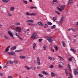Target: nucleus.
Masks as SVG:
<instances>
[{"instance_id":"obj_1","label":"nucleus","mask_w":78,"mask_h":78,"mask_svg":"<svg viewBox=\"0 0 78 78\" xmlns=\"http://www.w3.org/2000/svg\"><path fill=\"white\" fill-rule=\"evenodd\" d=\"M31 37H33V39H36L37 38H38L39 37L37 35V33H34L31 36Z\"/></svg>"},{"instance_id":"obj_2","label":"nucleus","mask_w":78,"mask_h":78,"mask_svg":"<svg viewBox=\"0 0 78 78\" xmlns=\"http://www.w3.org/2000/svg\"><path fill=\"white\" fill-rule=\"evenodd\" d=\"M64 16L62 15L61 19L60 22H58V23H60V25H62V23H63V21H64Z\"/></svg>"},{"instance_id":"obj_3","label":"nucleus","mask_w":78,"mask_h":78,"mask_svg":"<svg viewBox=\"0 0 78 78\" xmlns=\"http://www.w3.org/2000/svg\"><path fill=\"white\" fill-rule=\"evenodd\" d=\"M16 29L18 33H20L21 32V28L19 27H17Z\"/></svg>"},{"instance_id":"obj_4","label":"nucleus","mask_w":78,"mask_h":78,"mask_svg":"<svg viewBox=\"0 0 78 78\" xmlns=\"http://www.w3.org/2000/svg\"><path fill=\"white\" fill-rule=\"evenodd\" d=\"M26 14L28 16H30V15H31V16H36V14L35 13H31L30 14V13H28V12L26 13Z\"/></svg>"},{"instance_id":"obj_5","label":"nucleus","mask_w":78,"mask_h":78,"mask_svg":"<svg viewBox=\"0 0 78 78\" xmlns=\"http://www.w3.org/2000/svg\"><path fill=\"white\" fill-rule=\"evenodd\" d=\"M8 33L9 35H10L12 37V38L14 39V37H13V35H12V33H11V31L9 30L8 32Z\"/></svg>"},{"instance_id":"obj_6","label":"nucleus","mask_w":78,"mask_h":78,"mask_svg":"<svg viewBox=\"0 0 78 78\" xmlns=\"http://www.w3.org/2000/svg\"><path fill=\"white\" fill-rule=\"evenodd\" d=\"M14 64V62L13 61H10L6 63V65H8V64Z\"/></svg>"},{"instance_id":"obj_7","label":"nucleus","mask_w":78,"mask_h":78,"mask_svg":"<svg viewBox=\"0 0 78 78\" xmlns=\"http://www.w3.org/2000/svg\"><path fill=\"white\" fill-rule=\"evenodd\" d=\"M73 73L75 75H76V73H77L78 72L76 71V69H73Z\"/></svg>"},{"instance_id":"obj_8","label":"nucleus","mask_w":78,"mask_h":78,"mask_svg":"<svg viewBox=\"0 0 78 78\" xmlns=\"http://www.w3.org/2000/svg\"><path fill=\"white\" fill-rule=\"evenodd\" d=\"M37 64H38V65H40V64H41V62H40V59H39V58H37Z\"/></svg>"},{"instance_id":"obj_9","label":"nucleus","mask_w":78,"mask_h":78,"mask_svg":"<svg viewBox=\"0 0 78 78\" xmlns=\"http://www.w3.org/2000/svg\"><path fill=\"white\" fill-rule=\"evenodd\" d=\"M8 54L9 55H10V56H12V55H15V52H8Z\"/></svg>"},{"instance_id":"obj_10","label":"nucleus","mask_w":78,"mask_h":78,"mask_svg":"<svg viewBox=\"0 0 78 78\" xmlns=\"http://www.w3.org/2000/svg\"><path fill=\"white\" fill-rule=\"evenodd\" d=\"M48 58L52 61H55V58L53 57H48Z\"/></svg>"},{"instance_id":"obj_11","label":"nucleus","mask_w":78,"mask_h":78,"mask_svg":"<svg viewBox=\"0 0 78 78\" xmlns=\"http://www.w3.org/2000/svg\"><path fill=\"white\" fill-rule=\"evenodd\" d=\"M65 7H66V5H63L61 6L60 8L62 9V11H64Z\"/></svg>"},{"instance_id":"obj_12","label":"nucleus","mask_w":78,"mask_h":78,"mask_svg":"<svg viewBox=\"0 0 78 78\" xmlns=\"http://www.w3.org/2000/svg\"><path fill=\"white\" fill-rule=\"evenodd\" d=\"M33 22H34V21L32 20H28L27 21V23H33Z\"/></svg>"},{"instance_id":"obj_13","label":"nucleus","mask_w":78,"mask_h":78,"mask_svg":"<svg viewBox=\"0 0 78 78\" xmlns=\"http://www.w3.org/2000/svg\"><path fill=\"white\" fill-rule=\"evenodd\" d=\"M37 23L39 25H40L41 26H43V24H42V22H41V21L38 22Z\"/></svg>"},{"instance_id":"obj_14","label":"nucleus","mask_w":78,"mask_h":78,"mask_svg":"<svg viewBox=\"0 0 78 78\" xmlns=\"http://www.w3.org/2000/svg\"><path fill=\"white\" fill-rule=\"evenodd\" d=\"M52 20H53V22H55L56 20H57V18L56 17H54L52 18Z\"/></svg>"},{"instance_id":"obj_15","label":"nucleus","mask_w":78,"mask_h":78,"mask_svg":"<svg viewBox=\"0 0 78 78\" xmlns=\"http://www.w3.org/2000/svg\"><path fill=\"white\" fill-rule=\"evenodd\" d=\"M10 46H8L7 48H6L5 51V52H7V51H9V48L10 47Z\"/></svg>"},{"instance_id":"obj_16","label":"nucleus","mask_w":78,"mask_h":78,"mask_svg":"<svg viewBox=\"0 0 78 78\" xmlns=\"http://www.w3.org/2000/svg\"><path fill=\"white\" fill-rule=\"evenodd\" d=\"M26 57L25 56H20V59H24Z\"/></svg>"},{"instance_id":"obj_17","label":"nucleus","mask_w":78,"mask_h":78,"mask_svg":"<svg viewBox=\"0 0 78 78\" xmlns=\"http://www.w3.org/2000/svg\"><path fill=\"white\" fill-rule=\"evenodd\" d=\"M47 40L49 42H50V43H51L53 41V40L51 39H50L49 38H48L47 39Z\"/></svg>"},{"instance_id":"obj_18","label":"nucleus","mask_w":78,"mask_h":78,"mask_svg":"<svg viewBox=\"0 0 78 78\" xmlns=\"http://www.w3.org/2000/svg\"><path fill=\"white\" fill-rule=\"evenodd\" d=\"M16 46H13L11 48V50H15V49H16Z\"/></svg>"},{"instance_id":"obj_19","label":"nucleus","mask_w":78,"mask_h":78,"mask_svg":"<svg viewBox=\"0 0 78 78\" xmlns=\"http://www.w3.org/2000/svg\"><path fill=\"white\" fill-rule=\"evenodd\" d=\"M24 67L25 68V69H26L28 70H29L31 69V67H28L27 66H24Z\"/></svg>"},{"instance_id":"obj_20","label":"nucleus","mask_w":78,"mask_h":78,"mask_svg":"<svg viewBox=\"0 0 78 78\" xmlns=\"http://www.w3.org/2000/svg\"><path fill=\"white\" fill-rule=\"evenodd\" d=\"M71 30L73 32H75V31H76V29H75V28H71Z\"/></svg>"},{"instance_id":"obj_21","label":"nucleus","mask_w":78,"mask_h":78,"mask_svg":"<svg viewBox=\"0 0 78 78\" xmlns=\"http://www.w3.org/2000/svg\"><path fill=\"white\" fill-rule=\"evenodd\" d=\"M72 3V0H69L68 2V5H70Z\"/></svg>"},{"instance_id":"obj_22","label":"nucleus","mask_w":78,"mask_h":78,"mask_svg":"<svg viewBox=\"0 0 78 78\" xmlns=\"http://www.w3.org/2000/svg\"><path fill=\"white\" fill-rule=\"evenodd\" d=\"M62 43L63 47H66V44L64 41H62Z\"/></svg>"},{"instance_id":"obj_23","label":"nucleus","mask_w":78,"mask_h":78,"mask_svg":"<svg viewBox=\"0 0 78 78\" xmlns=\"http://www.w3.org/2000/svg\"><path fill=\"white\" fill-rule=\"evenodd\" d=\"M35 48H36V43H34V46L33 47V49L34 50H35Z\"/></svg>"},{"instance_id":"obj_24","label":"nucleus","mask_w":78,"mask_h":78,"mask_svg":"<svg viewBox=\"0 0 78 78\" xmlns=\"http://www.w3.org/2000/svg\"><path fill=\"white\" fill-rule=\"evenodd\" d=\"M65 73L66 75H68V72H67V70L66 69H65Z\"/></svg>"},{"instance_id":"obj_25","label":"nucleus","mask_w":78,"mask_h":78,"mask_svg":"<svg viewBox=\"0 0 78 78\" xmlns=\"http://www.w3.org/2000/svg\"><path fill=\"white\" fill-rule=\"evenodd\" d=\"M17 37H18V38L19 39H20V41H23V39L20 37L19 36H17Z\"/></svg>"},{"instance_id":"obj_26","label":"nucleus","mask_w":78,"mask_h":78,"mask_svg":"<svg viewBox=\"0 0 78 78\" xmlns=\"http://www.w3.org/2000/svg\"><path fill=\"white\" fill-rule=\"evenodd\" d=\"M14 7H11L10 8V10L11 11H14Z\"/></svg>"},{"instance_id":"obj_27","label":"nucleus","mask_w":78,"mask_h":78,"mask_svg":"<svg viewBox=\"0 0 78 78\" xmlns=\"http://www.w3.org/2000/svg\"><path fill=\"white\" fill-rule=\"evenodd\" d=\"M57 9H58V11H60V12H61V11H62V9H61V8H59V7H57Z\"/></svg>"},{"instance_id":"obj_28","label":"nucleus","mask_w":78,"mask_h":78,"mask_svg":"<svg viewBox=\"0 0 78 78\" xmlns=\"http://www.w3.org/2000/svg\"><path fill=\"white\" fill-rule=\"evenodd\" d=\"M55 27H56V25H54L53 26H51V29H54V28H55Z\"/></svg>"},{"instance_id":"obj_29","label":"nucleus","mask_w":78,"mask_h":78,"mask_svg":"<svg viewBox=\"0 0 78 78\" xmlns=\"http://www.w3.org/2000/svg\"><path fill=\"white\" fill-rule=\"evenodd\" d=\"M51 76H55V73H52L51 74Z\"/></svg>"},{"instance_id":"obj_30","label":"nucleus","mask_w":78,"mask_h":78,"mask_svg":"<svg viewBox=\"0 0 78 78\" xmlns=\"http://www.w3.org/2000/svg\"><path fill=\"white\" fill-rule=\"evenodd\" d=\"M72 59H73V57H71V58H69V61H72Z\"/></svg>"},{"instance_id":"obj_31","label":"nucleus","mask_w":78,"mask_h":78,"mask_svg":"<svg viewBox=\"0 0 78 78\" xmlns=\"http://www.w3.org/2000/svg\"><path fill=\"white\" fill-rule=\"evenodd\" d=\"M42 73H44V74H45V75H47V74H48L47 73H46V72L44 71L42 72Z\"/></svg>"},{"instance_id":"obj_32","label":"nucleus","mask_w":78,"mask_h":78,"mask_svg":"<svg viewBox=\"0 0 78 78\" xmlns=\"http://www.w3.org/2000/svg\"><path fill=\"white\" fill-rule=\"evenodd\" d=\"M47 24H48V25H52V23H51L50 22H48Z\"/></svg>"},{"instance_id":"obj_33","label":"nucleus","mask_w":78,"mask_h":78,"mask_svg":"<svg viewBox=\"0 0 78 78\" xmlns=\"http://www.w3.org/2000/svg\"><path fill=\"white\" fill-rule=\"evenodd\" d=\"M54 47L56 51H57L58 50V47L56 46H55Z\"/></svg>"},{"instance_id":"obj_34","label":"nucleus","mask_w":78,"mask_h":78,"mask_svg":"<svg viewBox=\"0 0 78 78\" xmlns=\"http://www.w3.org/2000/svg\"><path fill=\"white\" fill-rule=\"evenodd\" d=\"M23 2L25 4H27L28 3V1H25L24 0H23Z\"/></svg>"},{"instance_id":"obj_35","label":"nucleus","mask_w":78,"mask_h":78,"mask_svg":"<svg viewBox=\"0 0 78 78\" xmlns=\"http://www.w3.org/2000/svg\"><path fill=\"white\" fill-rule=\"evenodd\" d=\"M44 28H47L48 27V25L47 24H45L44 26Z\"/></svg>"},{"instance_id":"obj_36","label":"nucleus","mask_w":78,"mask_h":78,"mask_svg":"<svg viewBox=\"0 0 78 78\" xmlns=\"http://www.w3.org/2000/svg\"><path fill=\"white\" fill-rule=\"evenodd\" d=\"M53 2H55V3H58V1L57 0H54L53 1Z\"/></svg>"},{"instance_id":"obj_37","label":"nucleus","mask_w":78,"mask_h":78,"mask_svg":"<svg viewBox=\"0 0 78 78\" xmlns=\"http://www.w3.org/2000/svg\"><path fill=\"white\" fill-rule=\"evenodd\" d=\"M13 64L14 63H15V64H17V61L16 60H14V61H13Z\"/></svg>"},{"instance_id":"obj_38","label":"nucleus","mask_w":78,"mask_h":78,"mask_svg":"<svg viewBox=\"0 0 78 78\" xmlns=\"http://www.w3.org/2000/svg\"><path fill=\"white\" fill-rule=\"evenodd\" d=\"M55 12L57 13V14H59V15H60L61 14L59 13V12H58V11H55Z\"/></svg>"},{"instance_id":"obj_39","label":"nucleus","mask_w":78,"mask_h":78,"mask_svg":"<svg viewBox=\"0 0 78 78\" xmlns=\"http://www.w3.org/2000/svg\"><path fill=\"white\" fill-rule=\"evenodd\" d=\"M2 2L4 3H8V2L6 1V0H2Z\"/></svg>"},{"instance_id":"obj_40","label":"nucleus","mask_w":78,"mask_h":78,"mask_svg":"<svg viewBox=\"0 0 78 78\" xmlns=\"http://www.w3.org/2000/svg\"><path fill=\"white\" fill-rule=\"evenodd\" d=\"M43 47L44 48V50H45L47 48V47H46V46H45V45H44Z\"/></svg>"},{"instance_id":"obj_41","label":"nucleus","mask_w":78,"mask_h":78,"mask_svg":"<svg viewBox=\"0 0 78 78\" xmlns=\"http://www.w3.org/2000/svg\"><path fill=\"white\" fill-rule=\"evenodd\" d=\"M27 24L28 25H31V26H32L33 25V24L30 23H28Z\"/></svg>"},{"instance_id":"obj_42","label":"nucleus","mask_w":78,"mask_h":78,"mask_svg":"<svg viewBox=\"0 0 78 78\" xmlns=\"http://www.w3.org/2000/svg\"><path fill=\"white\" fill-rule=\"evenodd\" d=\"M38 76H39L40 77H42V76H43V75H42V74H39Z\"/></svg>"},{"instance_id":"obj_43","label":"nucleus","mask_w":78,"mask_h":78,"mask_svg":"<svg viewBox=\"0 0 78 78\" xmlns=\"http://www.w3.org/2000/svg\"><path fill=\"white\" fill-rule=\"evenodd\" d=\"M43 40V39H42V38H41L39 39V42H41Z\"/></svg>"},{"instance_id":"obj_44","label":"nucleus","mask_w":78,"mask_h":78,"mask_svg":"<svg viewBox=\"0 0 78 78\" xmlns=\"http://www.w3.org/2000/svg\"><path fill=\"white\" fill-rule=\"evenodd\" d=\"M23 50H18V52H22V51H23Z\"/></svg>"},{"instance_id":"obj_45","label":"nucleus","mask_w":78,"mask_h":78,"mask_svg":"<svg viewBox=\"0 0 78 78\" xmlns=\"http://www.w3.org/2000/svg\"><path fill=\"white\" fill-rule=\"evenodd\" d=\"M58 57L60 58V60H62V58L61 57V56H58Z\"/></svg>"},{"instance_id":"obj_46","label":"nucleus","mask_w":78,"mask_h":78,"mask_svg":"<svg viewBox=\"0 0 78 78\" xmlns=\"http://www.w3.org/2000/svg\"><path fill=\"white\" fill-rule=\"evenodd\" d=\"M37 69H41V67H39V66H37Z\"/></svg>"},{"instance_id":"obj_47","label":"nucleus","mask_w":78,"mask_h":78,"mask_svg":"<svg viewBox=\"0 0 78 78\" xmlns=\"http://www.w3.org/2000/svg\"><path fill=\"white\" fill-rule=\"evenodd\" d=\"M68 69L69 71H70L71 70V68H70H70H68Z\"/></svg>"},{"instance_id":"obj_48","label":"nucleus","mask_w":78,"mask_h":78,"mask_svg":"<svg viewBox=\"0 0 78 78\" xmlns=\"http://www.w3.org/2000/svg\"><path fill=\"white\" fill-rule=\"evenodd\" d=\"M8 78H13L11 76H9L8 77Z\"/></svg>"},{"instance_id":"obj_49","label":"nucleus","mask_w":78,"mask_h":78,"mask_svg":"<svg viewBox=\"0 0 78 78\" xmlns=\"http://www.w3.org/2000/svg\"><path fill=\"white\" fill-rule=\"evenodd\" d=\"M49 68H53V66L52 65H51L50 66H49Z\"/></svg>"},{"instance_id":"obj_50","label":"nucleus","mask_w":78,"mask_h":78,"mask_svg":"<svg viewBox=\"0 0 78 78\" xmlns=\"http://www.w3.org/2000/svg\"><path fill=\"white\" fill-rule=\"evenodd\" d=\"M70 68V64H68V68Z\"/></svg>"},{"instance_id":"obj_51","label":"nucleus","mask_w":78,"mask_h":78,"mask_svg":"<svg viewBox=\"0 0 78 78\" xmlns=\"http://www.w3.org/2000/svg\"><path fill=\"white\" fill-rule=\"evenodd\" d=\"M49 39H53L52 37H49Z\"/></svg>"},{"instance_id":"obj_52","label":"nucleus","mask_w":78,"mask_h":78,"mask_svg":"<svg viewBox=\"0 0 78 78\" xmlns=\"http://www.w3.org/2000/svg\"><path fill=\"white\" fill-rule=\"evenodd\" d=\"M16 36H19V33H16Z\"/></svg>"},{"instance_id":"obj_53","label":"nucleus","mask_w":78,"mask_h":78,"mask_svg":"<svg viewBox=\"0 0 78 78\" xmlns=\"http://www.w3.org/2000/svg\"><path fill=\"white\" fill-rule=\"evenodd\" d=\"M8 15L9 16H11V14L9 12H8Z\"/></svg>"},{"instance_id":"obj_54","label":"nucleus","mask_w":78,"mask_h":78,"mask_svg":"<svg viewBox=\"0 0 78 78\" xmlns=\"http://www.w3.org/2000/svg\"><path fill=\"white\" fill-rule=\"evenodd\" d=\"M16 25H20V23H17L16 24Z\"/></svg>"},{"instance_id":"obj_55","label":"nucleus","mask_w":78,"mask_h":78,"mask_svg":"<svg viewBox=\"0 0 78 78\" xmlns=\"http://www.w3.org/2000/svg\"><path fill=\"white\" fill-rule=\"evenodd\" d=\"M31 68L32 69H33V70H34V69H35V67H31Z\"/></svg>"},{"instance_id":"obj_56","label":"nucleus","mask_w":78,"mask_h":78,"mask_svg":"<svg viewBox=\"0 0 78 78\" xmlns=\"http://www.w3.org/2000/svg\"><path fill=\"white\" fill-rule=\"evenodd\" d=\"M58 67H59V68H62V66L59 65V66H58Z\"/></svg>"},{"instance_id":"obj_57","label":"nucleus","mask_w":78,"mask_h":78,"mask_svg":"<svg viewBox=\"0 0 78 78\" xmlns=\"http://www.w3.org/2000/svg\"><path fill=\"white\" fill-rule=\"evenodd\" d=\"M73 52H74V53H76V50H75V49H73Z\"/></svg>"},{"instance_id":"obj_58","label":"nucleus","mask_w":78,"mask_h":78,"mask_svg":"<svg viewBox=\"0 0 78 78\" xmlns=\"http://www.w3.org/2000/svg\"><path fill=\"white\" fill-rule=\"evenodd\" d=\"M3 75V74L2 73H0V76H1Z\"/></svg>"},{"instance_id":"obj_59","label":"nucleus","mask_w":78,"mask_h":78,"mask_svg":"<svg viewBox=\"0 0 78 78\" xmlns=\"http://www.w3.org/2000/svg\"><path fill=\"white\" fill-rule=\"evenodd\" d=\"M49 37H45V38H47V39H49Z\"/></svg>"},{"instance_id":"obj_60","label":"nucleus","mask_w":78,"mask_h":78,"mask_svg":"<svg viewBox=\"0 0 78 78\" xmlns=\"http://www.w3.org/2000/svg\"><path fill=\"white\" fill-rule=\"evenodd\" d=\"M51 51L52 52H54V51H55L54 50V49H51Z\"/></svg>"},{"instance_id":"obj_61","label":"nucleus","mask_w":78,"mask_h":78,"mask_svg":"<svg viewBox=\"0 0 78 78\" xmlns=\"http://www.w3.org/2000/svg\"><path fill=\"white\" fill-rule=\"evenodd\" d=\"M34 8V7L31 6L30 7V9H33Z\"/></svg>"},{"instance_id":"obj_62","label":"nucleus","mask_w":78,"mask_h":78,"mask_svg":"<svg viewBox=\"0 0 78 78\" xmlns=\"http://www.w3.org/2000/svg\"><path fill=\"white\" fill-rule=\"evenodd\" d=\"M23 32H24V33H26L27 32V30H23Z\"/></svg>"},{"instance_id":"obj_63","label":"nucleus","mask_w":78,"mask_h":78,"mask_svg":"<svg viewBox=\"0 0 78 78\" xmlns=\"http://www.w3.org/2000/svg\"><path fill=\"white\" fill-rule=\"evenodd\" d=\"M4 37L5 38V39H8V38L7 36H5Z\"/></svg>"},{"instance_id":"obj_64","label":"nucleus","mask_w":78,"mask_h":78,"mask_svg":"<svg viewBox=\"0 0 78 78\" xmlns=\"http://www.w3.org/2000/svg\"><path fill=\"white\" fill-rule=\"evenodd\" d=\"M70 30H71V29H69L68 30V31H70Z\"/></svg>"}]
</instances>
